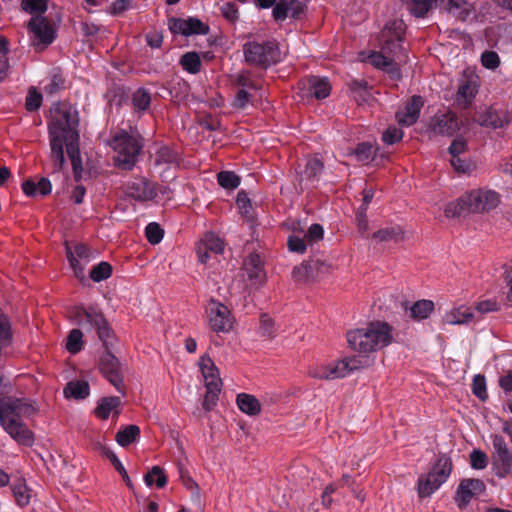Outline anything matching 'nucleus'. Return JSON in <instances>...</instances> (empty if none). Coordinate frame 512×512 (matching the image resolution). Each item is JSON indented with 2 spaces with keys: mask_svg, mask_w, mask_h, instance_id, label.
<instances>
[{
  "mask_svg": "<svg viewBox=\"0 0 512 512\" xmlns=\"http://www.w3.org/2000/svg\"><path fill=\"white\" fill-rule=\"evenodd\" d=\"M50 114L48 132L51 159L55 171H59L65 163L64 144L79 141V115L77 109L66 102L55 103Z\"/></svg>",
  "mask_w": 512,
  "mask_h": 512,
  "instance_id": "f03ea898",
  "label": "nucleus"
},
{
  "mask_svg": "<svg viewBox=\"0 0 512 512\" xmlns=\"http://www.w3.org/2000/svg\"><path fill=\"white\" fill-rule=\"evenodd\" d=\"M153 476L157 477L155 483L158 488H162L166 485L167 478H166L164 471L161 467L153 466L152 469L150 470V472H148L145 475L144 481L147 486L153 485V483H154Z\"/></svg>",
  "mask_w": 512,
  "mask_h": 512,
  "instance_id": "5fc2aeb1",
  "label": "nucleus"
},
{
  "mask_svg": "<svg viewBox=\"0 0 512 512\" xmlns=\"http://www.w3.org/2000/svg\"><path fill=\"white\" fill-rule=\"evenodd\" d=\"M21 8L26 13L34 16H41L47 11L48 0H22Z\"/></svg>",
  "mask_w": 512,
  "mask_h": 512,
  "instance_id": "49530a36",
  "label": "nucleus"
},
{
  "mask_svg": "<svg viewBox=\"0 0 512 512\" xmlns=\"http://www.w3.org/2000/svg\"><path fill=\"white\" fill-rule=\"evenodd\" d=\"M472 391L473 394L481 401H485L488 398V394L486 391V381L484 376L480 374L474 376L472 383Z\"/></svg>",
  "mask_w": 512,
  "mask_h": 512,
  "instance_id": "13d9d810",
  "label": "nucleus"
},
{
  "mask_svg": "<svg viewBox=\"0 0 512 512\" xmlns=\"http://www.w3.org/2000/svg\"><path fill=\"white\" fill-rule=\"evenodd\" d=\"M470 463L472 468L482 470L488 464V457L483 451L475 449L470 454Z\"/></svg>",
  "mask_w": 512,
  "mask_h": 512,
  "instance_id": "680f3d73",
  "label": "nucleus"
},
{
  "mask_svg": "<svg viewBox=\"0 0 512 512\" xmlns=\"http://www.w3.org/2000/svg\"><path fill=\"white\" fill-rule=\"evenodd\" d=\"M123 189L128 197L141 202L152 200L157 195L154 184L142 177L126 182Z\"/></svg>",
  "mask_w": 512,
  "mask_h": 512,
  "instance_id": "4468645a",
  "label": "nucleus"
},
{
  "mask_svg": "<svg viewBox=\"0 0 512 512\" xmlns=\"http://www.w3.org/2000/svg\"><path fill=\"white\" fill-rule=\"evenodd\" d=\"M433 309L434 303L431 300H419L410 307V318L417 321L426 319Z\"/></svg>",
  "mask_w": 512,
  "mask_h": 512,
  "instance_id": "e433bc0d",
  "label": "nucleus"
},
{
  "mask_svg": "<svg viewBox=\"0 0 512 512\" xmlns=\"http://www.w3.org/2000/svg\"><path fill=\"white\" fill-rule=\"evenodd\" d=\"M111 147L116 152L115 165L123 170H131L135 166L143 143L140 136L130 135L121 130L113 137Z\"/></svg>",
  "mask_w": 512,
  "mask_h": 512,
  "instance_id": "39448f33",
  "label": "nucleus"
},
{
  "mask_svg": "<svg viewBox=\"0 0 512 512\" xmlns=\"http://www.w3.org/2000/svg\"><path fill=\"white\" fill-rule=\"evenodd\" d=\"M331 265L319 257H311L293 269V278L298 282H307L329 273Z\"/></svg>",
  "mask_w": 512,
  "mask_h": 512,
  "instance_id": "9b49d317",
  "label": "nucleus"
},
{
  "mask_svg": "<svg viewBox=\"0 0 512 512\" xmlns=\"http://www.w3.org/2000/svg\"><path fill=\"white\" fill-rule=\"evenodd\" d=\"M100 449H101V453L111 461V463L113 464L115 469L121 474L126 485L132 489L133 484L131 482V479H130L126 469L124 468V466L122 465L120 460L115 455V453L110 448H108L106 446H101Z\"/></svg>",
  "mask_w": 512,
  "mask_h": 512,
  "instance_id": "79ce46f5",
  "label": "nucleus"
},
{
  "mask_svg": "<svg viewBox=\"0 0 512 512\" xmlns=\"http://www.w3.org/2000/svg\"><path fill=\"white\" fill-rule=\"evenodd\" d=\"M52 185L48 178L42 177L38 182L27 179L22 183V190L29 197L47 196L51 193Z\"/></svg>",
  "mask_w": 512,
  "mask_h": 512,
  "instance_id": "5701e85b",
  "label": "nucleus"
},
{
  "mask_svg": "<svg viewBox=\"0 0 512 512\" xmlns=\"http://www.w3.org/2000/svg\"><path fill=\"white\" fill-rule=\"evenodd\" d=\"M29 30L34 35V44L47 46L54 40V31L48 20L42 16H33L28 23Z\"/></svg>",
  "mask_w": 512,
  "mask_h": 512,
  "instance_id": "6ab92c4d",
  "label": "nucleus"
},
{
  "mask_svg": "<svg viewBox=\"0 0 512 512\" xmlns=\"http://www.w3.org/2000/svg\"><path fill=\"white\" fill-rule=\"evenodd\" d=\"M341 369L342 377L347 376L351 372L370 366L371 360L367 357L353 356L337 361Z\"/></svg>",
  "mask_w": 512,
  "mask_h": 512,
  "instance_id": "2f4dec72",
  "label": "nucleus"
},
{
  "mask_svg": "<svg viewBox=\"0 0 512 512\" xmlns=\"http://www.w3.org/2000/svg\"><path fill=\"white\" fill-rule=\"evenodd\" d=\"M210 328L217 333L229 332L233 327L231 312L224 304L211 299L206 308Z\"/></svg>",
  "mask_w": 512,
  "mask_h": 512,
  "instance_id": "1a4fd4ad",
  "label": "nucleus"
},
{
  "mask_svg": "<svg viewBox=\"0 0 512 512\" xmlns=\"http://www.w3.org/2000/svg\"><path fill=\"white\" fill-rule=\"evenodd\" d=\"M111 274L112 266L108 262L102 261L91 269L89 276L94 282H101L108 279Z\"/></svg>",
  "mask_w": 512,
  "mask_h": 512,
  "instance_id": "3c124183",
  "label": "nucleus"
},
{
  "mask_svg": "<svg viewBox=\"0 0 512 512\" xmlns=\"http://www.w3.org/2000/svg\"><path fill=\"white\" fill-rule=\"evenodd\" d=\"M370 60L372 65L376 68L383 69L392 75L399 74V65L389 56L374 52L371 54Z\"/></svg>",
  "mask_w": 512,
  "mask_h": 512,
  "instance_id": "c9c22d12",
  "label": "nucleus"
},
{
  "mask_svg": "<svg viewBox=\"0 0 512 512\" xmlns=\"http://www.w3.org/2000/svg\"><path fill=\"white\" fill-rule=\"evenodd\" d=\"M393 328L386 322H371L364 328L347 332L349 347L360 354H369L388 346L393 339Z\"/></svg>",
  "mask_w": 512,
  "mask_h": 512,
  "instance_id": "20e7f679",
  "label": "nucleus"
},
{
  "mask_svg": "<svg viewBox=\"0 0 512 512\" xmlns=\"http://www.w3.org/2000/svg\"><path fill=\"white\" fill-rule=\"evenodd\" d=\"M145 234L149 243L158 244L163 238L164 231L158 223L152 222L146 226Z\"/></svg>",
  "mask_w": 512,
  "mask_h": 512,
  "instance_id": "4d7b16f0",
  "label": "nucleus"
},
{
  "mask_svg": "<svg viewBox=\"0 0 512 512\" xmlns=\"http://www.w3.org/2000/svg\"><path fill=\"white\" fill-rule=\"evenodd\" d=\"M452 471L450 458L445 455L437 459L433 469L426 477H420L418 480V494L421 498L430 496L436 489L442 485L449 477Z\"/></svg>",
  "mask_w": 512,
  "mask_h": 512,
  "instance_id": "6e6552de",
  "label": "nucleus"
},
{
  "mask_svg": "<svg viewBox=\"0 0 512 512\" xmlns=\"http://www.w3.org/2000/svg\"><path fill=\"white\" fill-rule=\"evenodd\" d=\"M307 10L305 3L299 0H277L272 10L275 21H284L287 17L302 19Z\"/></svg>",
  "mask_w": 512,
  "mask_h": 512,
  "instance_id": "2eb2a0df",
  "label": "nucleus"
},
{
  "mask_svg": "<svg viewBox=\"0 0 512 512\" xmlns=\"http://www.w3.org/2000/svg\"><path fill=\"white\" fill-rule=\"evenodd\" d=\"M120 404L121 400L117 396L101 398L97 407L95 408V414L98 418L106 420L112 411H114L116 415L119 414L117 408L120 406Z\"/></svg>",
  "mask_w": 512,
  "mask_h": 512,
  "instance_id": "cd10ccee",
  "label": "nucleus"
},
{
  "mask_svg": "<svg viewBox=\"0 0 512 512\" xmlns=\"http://www.w3.org/2000/svg\"><path fill=\"white\" fill-rule=\"evenodd\" d=\"M42 103V95L35 90H30L26 98V109L28 111H36Z\"/></svg>",
  "mask_w": 512,
  "mask_h": 512,
  "instance_id": "774afa93",
  "label": "nucleus"
},
{
  "mask_svg": "<svg viewBox=\"0 0 512 512\" xmlns=\"http://www.w3.org/2000/svg\"><path fill=\"white\" fill-rule=\"evenodd\" d=\"M169 29L173 34H182L185 36L193 34L206 35L209 33V26L194 17L187 19L173 17L169 20Z\"/></svg>",
  "mask_w": 512,
  "mask_h": 512,
  "instance_id": "dca6fc26",
  "label": "nucleus"
},
{
  "mask_svg": "<svg viewBox=\"0 0 512 512\" xmlns=\"http://www.w3.org/2000/svg\"><path fill=\"white\" fill-rule=\"evenodd\" d=\"M485 484L480 479H464L460 482L455 500L459 508H465L471 501V499L485 491Z\"/></svg>",
  "mask_w": 512,
  "mask_h": 512,
  "instance_id": "a211bd4d",
  "label": "nucleus"
},
{
  "mask_svg": "<svg viewBox=\"0 0 512 512\" xmlns=\"http://www.w3.org/2000/svg\"><path fill=\"white\" fill-rule=\"evenodd\" d=\"M482 65L488 69H495L500 64L499 56L494 51H485L481 56Z\"/></svg>",
  "mask_w": 512,
  "mask_h": 512,
  "instance_id": "69168bd1",
  "label": "nucleus"
},
{
  "mask_svg": "<svg viewBox=\"0 0 512 512\" xmlns=\"http://www.w3.org/2000/svg\"><path fill=\"white\" fill-rule=\"evenodd\" d=\"M494 452L492 454V466L496 476L505 478L512 469V454L507 448L505 439L500 435H494L492 440Z\"/></svg>",
  "mask_w": 512,
  "mask_h": 512,
  "instance_id": "9d476101",
  "label": "nucleus"
},
{
  "mask_svg": "<svg viewBox=\"0 0 512 512\" xmlns=\"http://www.w3.org/2000/svg\"><path fill=\"white\" fill-rule=\"evenodd\" d=\"M200 244L203 249L210 250L215 254H221L224 251L223 240L214 233H207Z\"/></svg>",
  "mask_w": 512,
  "mask_h": 512,
  "instance_id": "09e8293b",
  "label": "nucleus"
},
{
  "mask_svg": "<svg viewBox=\"0 0 512 512\" xmlns=\"http://www.w3.org/2000/svg\"><path fill=\"white\" fill-rule=\"evenodd\" d=\"M477 93V86L473 81L463 82L457 91L458 103L468 104L472 101Z\"/></svg>",
  "mask_w": 512,
  "mask_h": 512,
  "instance_id": "a18cd8bd",
  "label": "nucleus"
},
{
  "mask_svg": "<svg viewBox=\"0 0 512 512\" xmlns=\"http://www.w3.org/2000/svg\"><path fill=\"white\" fill-rule=\"evenodd\" d=\"M459 128L458 118L453 112L436 114L431 119L429 125V129L432 133L442 136H452Z\"/></svg>",
  "mask_w": 512,
  "mask_h": 512,
  "instance_id": "f3484780",
  "label": "nucleus"
},
{
  "mask_svg": "<svg viewBox=\"0 0 512 512\" xmlns=\"http://www.w3.org/2000/svg\"><path fill=\"white\" fill-rule=\"evenodd\" d=\"M67 258L70 265L75 273V276L82 280L85 277V267L97 257V252L91 250L85 244H77L74 249H71L68 245L66 246Z\"/></svg>",
  "mask_w": 512,
  "mask_h": 512,
  "instance_id": "f8f14e48",
  "label": "nucleus"
},
{
  "mask_svg": "<svg viewBox=\"0 0 512 512\" xmlns=\"http://www.w3.org/2000/svg\"><path fill=\"white\" fill-rule=\"evenodd\" d=\"M439 7L463 22L475 14L474 5L467 0H440Z\"/></svg>",
  "mask_w": 512,
  "mask_h": 512,
  "instance_id": "412c9836",
  "label": "nucleus"
},
{
  "mask_svg": "<svg viewBox=\"0 0 512 512\" xmlns=\"http://www.w3.org/2000/svg\"><path fill=\"white\" fill-rule=\"evenodd\" d=\"M218 184L225 189H236L240 185V178L232 171H221L217 174Z\"/></svg>",
  "mask_w": 512,
  "mask_h": 512,
  "instance_id": "603ef678",
  "label": "nucleus"
},
{
  "mask_svg": "<svg viewBox=\"0 0 512 512\" xmlns=\"http://www.w3.org/2000/svg\"><path fill=\"white\" fill-rule=\"evenodd\" d=\"M155 165L178 164L179 154L167 146L160 147L155 153Z\"/></svg>",
  "mask_w": 512,
  "mask_h": 512,
  "instance_id": "ea45409f",
  "label": "nucleus"
},
{
  "mask_svg": "<svg viewBox=\"0 0 512 512\" xmlns=\"http://www.w3.org/2000/svg\"><path fill=\"white\" fill-rule=\"evenodd\" d=\"M403 131L396 126L388 127L382 134V140L387 145L398 143L403 138Z\"/></svg>",
  "mask_w": 512,
  "mask_h": 512,
  "instance_id": "bf43d9fd",
  "label": "nucleus"
},
{
  "mask_svg": "<svg viewBox=\"0 0 512 512\" xmlns=\"http://www.w3.org/2000/svg\"><path fill=\"white\" fill-rule=\"evenodd\" d=\"M131 101L135 111L144 112L150 107L151 94L147 89L140 87L133 92Z\"/></svg>",
  "mask_w": 512,
  "mask_h": 512,
  "instance_id": "4c0bfd02",
  "label": "nucleus"
},
{
  "mask_svg": "<svg viewBox=\"0 0 512 512\" xmlns=\"http://www.w3.org/2000/svg\"><path fill=\"white\" fill-rule=\"evenodd\" d=\"M450 162L457 172L469 173L474 169L473 163L468 160L461 159L460 156L451 157Z\"/></svg>",
  "mask_w": 512,
  "mask_h": 512,
  "instance_id": "0e129e2a",
  "label": "nucleus"
},
{
  "mask_svg": "<svg viewBox=\"0 0 512 512\" xmlns=\"http://www.w3.org/2000/svg\"><path fill=\"white\" fill-rule=\"evenodd\" d=\"M205 387L206 394L204 396L202 406L205 411L209 412L216 406L222 386L210 383V386Z\"/></svg>",
  "mask_w": 512,
  "mask_h": 512,
  "instance_id": "de8ad7c7",
  "label": "nucleus"
},
{
  "mask_svg": "<svg viewBox=\"0 0 512 512\" xmlns=\"http://www.w3.org/2000/svg\"><path fill=\"white\" fill-rule=\"evenodd\" d=\"M405 24L402 20H394L386 24L381 34L382 49L400 65L407 61L406 49L402 46Z\"/></svg>",
  "mask_w": 512,
  "mask_h": 512,
  "instance_id": "0eeeda50",
  "label": "nucleus"
},
{
  "mask_svg": "<svg viewBox=\"0 0 512 512\" xmlns=\"http://www.w3.org/2000/svg\"><path fill=\"white\" fill-rule=\"evenodd\" d=\"M468 199L467 195L460 197L458 200L454 202H450L445 208V215L448 218H454L460 216L464 213H470V209L468 208Z\"/></svg>",
  "mask_w": 512,
  "mask_h": 512,
  "instance_id": "a19ab883",
  "label": "nucleus"
},
{
  "mask_svg": "<svg viewBox=\"0 0 512 512\" xmlns=\"http://www.w3.org/2000/svg\"><path fill=\"white\" fill-rule=\"evenodd\" d=\"M90 392L89 384L83 380H74L67 383L64 394L67 398L85 399Z\"/></svg>",
  "mask_w": 512,
  "mask_h": 512,
  "instance_id": "473e14b6",
  "label": "nucleus"
},
{
  "mask_svg": "<svg viewBox=\"0 0 512 512\" xmlns=\"http://www.w3.org/2000/svg\"><path fill=\"white\" fill-rule=\"evenodd\" d=\"M199 365L205 380V386H210V383L222 386L218 368L210 357L202 356Z\"/></svg>",
  "mask_w": 512,
  "mask_h": 512,
  "instance_id": "393cba45",
  "label": "nucleus"
},
{
  "mask_svg": "<svg viewBox=\"0 0 512 512\" xmlns=\"http://www.w3.org/2000/svg\"><path fill=\"white\" fill-rule=\"evenodd\" d=\"M12 492L18 505L26 506L30 502L29 489L25 483L19 482L12 486Z\"/></svg>",
  "mask_w": 512,
  "mask_h": 512,
  "instance_id": "6e6d98bb",
  "label": "nucleus"
},
{
  "mask_svg": "<svg viewBox=\"0 0 512 512\" xmlns=\"http://www.w3.org/2000/svg\"><path fill=\"white\" fill-rule=\"evenodd\" d=\"M341 369L339 368L338 362L335 361L329 365L318 366L310 370L309 374L315 379L321 380H335L343 378Z\"/></svg>",
  "mask_w": 512,
  "mask_h": 512,
  "instance_id": "c85d7f7f",
  "label": "nucleus"
},
{
  "mask_svg": "<svg viewBox=\"0 0 512 512\" xmlns=\"http://www.w3.org/2000/svg\"><path fill=\"white\" fill-rule=\"evenodd\" d=\"M479 124L493 129L502 128L507 124V120L499 115L496 110H488L479 120Z\"/></svg>",
  "mask_w": 512,
  "mask_h": 512,
  "instance_id": "37998d69",
  "label": "nucleus"
},
{
  "mask_svg": "<svg viewBox=\"0 0 512 512\" xmlns=\"http://www.w3.org/2000/svg\"><path fill=\"white\" fill-rule=\"evenodd\" d=\"M468 208L472 213L486 212L496 208L500 202L499 195L491 190H474L467 194Z\"/></svg>",
  "mask_w": 512,
  "mask_h": 512,
  "instance_id": "ddd939ff",
  "label": "nucleus"
},
{
  "mask_svg": "<svg viewBox=\"0 0 512 512\" xmlns=\"http://www.w3.org/2000/svg\"><path fill=\"white\" fill-rule=\"evenodd\" d=\"M245 62L251 66L267 68L280 61V51L274 41H249L243 45Z\"/></svg>",
  "mask_w": 512,
  "mask_h": 512,
  "instance_id": "423d86ee",
  "label": "nucleus"
},
{
  "mask_svg": "<svg viewBox=\"0 0 512 512\" xmlns=\"http://www.w3.org/2000/svg\"><path fill=\"white\" fill-rule=\"evenodd\" d=\"M63 85H64L63 76L61 75V73L55 72L52 75L50 82L47 85H45L44 91H45V93H47L49 95H53L56 92H58L63 87Z\"/></svg>",
  "mask_w": 512,
  "mask_h": 512,
  "instance_id": "e2e57ef3",
  "label": "nucleus"
},
{
  "mask_svg": "<svg viewBox=\"0 0 512 512\" xmlns=\"http://www.w3.org/2000/svg\"><path fill=\"white\" fill-rule=\"evenodd\" d=\"M244 268L253 285L260 286L265 283L266 273L263 268V260L259 254H249L244 262Z\"/></svg>",
  "mask_w": 512,
  "mask_h": 512,
  "instance_id": "4be33fe9",
  "label": "nucleus"
},
{
  "mask_svg": "<svg viewBox=\"0 0 512 512\" xmlns=\"http://www.w3.org/2000/svg\"><path fill=\"white\" fill-rule=\"evenodd\" d=\"M140 436V428L137 425L131 424L120 429L115 436L116 442L122 446L127 447L134 443Z\"/></svg>",
  "mask_w": 512,
  "mask_h": 512,
  "instance_id": "f704fd0d",
  "label": "nucleus"
},
{
  "mask_svg": "<svg viewBox=\"0 0 512 512\" xmlns=\"http://www.w3.org/2000/svg\"><path fill=\"white\" fill-rule=\"evenodd\" d=\"M83 333L80 329H72L67 337L66 349L71 354H76L82 350L83 347Z\"/></svg>",
  "mask_w": 512,
  "mask_h": 512,
  "instance_id": "8fccbe9b",
  "label": "nucleus"
},
{
  "mask_svg": "<svg viewBox=\"0 0 512 512\" xmlns=\"http://www.w3.org/2000/svg\"><path fill=\"white\" fill-rule=\"evenodd\" d=\"M259 331L263 337H271L274 333V321L267 314L260 317Z\"/></svg>",
  "mask_w": 512,
  "mask_h": 512,
  "instance_id": "338daca9",
  "label": "nucleus"
},
{
  "mask_svg": "<svg viewBox=\"0 0 512 512\" xmlns=\"http://www.w3.org/2000/svg\"><path fill=\"white\" fill-rule=\"evenodd\" d=\"M12 341L11 323L7 315L0 311V345L8 346Z\"/></svg>",
  "mask_w": 512,
  "mask_h": 512,
  "instance_id": "864d4df0",
  "label": "nucleus"
},
{
  "mask_svg": "<svg viewBox=\"0 0 512 512\" xmlns=\"http://www.w3.org/2000/svg\"><path fill=\"white\" fill-rule=\"evenodd\" d=\"M373 153V146L366 142L358 144L354 150V155L361 162H368L372 159Z\"/></svg>",
  "mask_w": 512,
  "mask_h": 512,
  "instance_id": "052dcab7",
  "label": "nucleus"
},
{
  "mask_svg": "<svg viewBox=\"0 0 512 512\" xmlns=\"http://www.w3.org/2000/svg\"><path fill=\"white\" fill-rule=\"evenodd\" d=\"M324 169V164L317 158L308 159L304 170L301 172L299 184L314 183L318 181L320 174Z\"/></svg>",
  "mask_w": 512,
  "mask_h": 512,
  "instance_id": "b1692460",
  "label": "nucleus"
},
{
  "mask_svg": "<svg viewBox=\"0 0 512 512\" xmlns=\"http://www.w3.org/2000/svg\"><path fill=\"white\" fill-rule=\"evenodd\" d=\"M33 406L25 399L13 396L0 397V423L4 430L18 443L32 445L33 433L22 423V416L33 413Z\"/></svg>",
  "mask_w": 512,
  "mask_h": 512,
  "instance_id": "7ed1b4c3",
  "label": "nucleus"
},
{
  "mask_svg": "<svg viewBox=\"0 0 512 512\" xmlns=\"http://www.w3.org/2000/svg\"><path fill=\"white\" fill-rule=\"evenodd\" d=\"M474 317L472 310L469 307L460 306L447 312L443 321L449 325H461L470 322Z\"/></svg>",
  "mask_w": 512,
  "mask_h": 512,
  "instance_id": "a878e982",
  "label": "nucleus"
},
{
  "mask_svg": "<svg viewBox=\"0 0 512 512\" xmlns=\"http://www.w3.org/2000/svg\"><path fill=\"white\" fill-rule=\"evenodd\" d=\"M180 64L185 71L191 74H196L201 69V60L197 52L185 53L180 59Z\"/></svg>",
  "mask_w": 512,
  "mask_h": 512,
  "instance_id": "c03bdc74",
  "label": "nucleus"
},
{
  "mask_svg": "<svg viewBox=\"0 0 512 512\" xmlns=\"http://www.w3.org/2000/svg\"><path fill=\"white\" fill-rule=\"evenodd\" d=\"M404 237L405 231L401 226L398 225L379 229L372 235L373 240L378 243L389 241L399 242L404 240Z\"/></svg>",
  "mask_w": 512,
  "mask_h": 512,
  "instance_id": "bb28decb",
  "label": "nucleus"
},
{
  "mask_svg": "<svg viewBox=\"0 0 512 512\" xmlns=\"http://www.w3.org/2000/svg\"><path fill=\"white\" fill-rule=\"evenodd\" d=\"M423 104L424 102L421 96H412L404 105L403 109L396 112L398 123L403 126H411L416 123Z\"/></svg>",
  "mask_w": 512,
  "mask_h": 512,
  "instance_id": "aec40b11",
  "label": "nucleus"
},
{
  "mask_svg": "<svg viewBox=\"0 0 512 512\" xmlns=\"http://www.w3.org/2000/svg\"><path fill=\"white\" fill-rule=\"evenodd\" d=\"M238 408L245 414L250 416H256L261 411V405L259 400L250 394L240 393L237 395Z\"/></svg>",
  "mask_w": 512,
  "mask_h": 512,
  "instance_id": "7c9ffc66",
  "label": "nucleus"
},
{
  "mask_svg": "<svg viewBox=\"0 0 512 512\" xmlns=\"http://www.w3.org/2000/svg\"><path fill=\"white\" fill-rule=\"evenodd\" d=\"M67 155L71 161L74 178L76 181L81 179L82 161L78 141L68 142L65 144Z\"/></svg>",
  "mask_w": 512,
  "mask_h": 512,
  "instance_id": "72a5a7b5",
  "label": "nucleus"
},
{
  "mask_svg": "<svg viewBox=\"0 0 512 512\" xmlns=\"http://www.w3.org/2000/svg\"><path fill=\"white\" fill-rule=\"evenodd\" d=\"M75 323L86 331L96 330L99 340L105 351L99 359V369L103 376L115 387L125 394V386L121 373V364L116 356L110 352L115 342V336L104 315L94 308L85 309L77 307L74 312Z\"/></svg>",
  "mask_w": 512,
  "mask_h": 512,
  "instance_id": "f257e3e1",
  "label": "nucleus"
},
{
  "mask_svg": "<svg viewBox=\"0 0 512 512\" xmlns=\"http://www.w3.org/2000/svg\"><path fill=\"white\" fill-rule=\"evenodd\" d=\"M309 94L316 99H324L330 94L331 86L327 78L311 76L308 79Z\"/></svg>",
  "mask_w": 512,
  "mask_h": 512,
  "instance_id": "c756f323",
  "label": "nucleus"
},
{
  "mask_svg": "<svg viewBox=\"0 0 512 512\" xmlns=\"http://www.w3.org/2000/svg\"><path fill=\"white\" fill-rule=\"evenodd\" d=\"M440 0H410L409 10L415 17H425L426 14L437 5Z\"/></svg>",
  "mask_w": 512,
  "mask_h": 512,
  "instance_id": "58836bf2",
  "label": "nucleus"
}]
</instances>
